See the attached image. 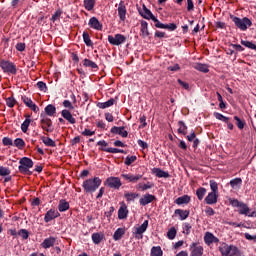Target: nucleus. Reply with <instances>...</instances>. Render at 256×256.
<instances>
[{
	"instance_id": "62",
	"label": "nucleus",
	"mask_w": 256,
	"mask_h": 256,
	"mask_svg": "<svg viewBox=\"0 0 256 256\" xmlns=\"http://www.w3.org/2000/svg\"><path fill=\"white\" fill-rule=\"evenodd\" d=\"M186 139L191 143L192 141L197 139V134L195 133V131H192L190 135L186 136Z\"/></svg>"
},
{
	"instance_id": "43",
	"label": "nucleus",
	"mask_w": 256,
	"mask_h": 256,
	"mask_svg": "<svg viewBox=\"0 0 256 256\" xmlns=\"http://www.w3.org/2000/svg\"><path fill=\"white\" fill-rule=\"evenodd\" d=\"M209 183H210L211 193H219V184H217V181L210 180Z\"/></svg>"
},
{
	"instance_id": "7",
	"label": "nucleus",
	"mask_w": 256,
	"mask_h": 256,
	"mask_svg": "<svg viewBox=\"0 0 256 256\" xmlns=\"http://www.w3.org/2000/svg\"><path fill=\"white\" fill-rule=\"evenodd\" d=\"M40 125L41 129H43V131H46V133H53V121L51 120V118L47 117V115L43 113L40 115Z\"/></svg>"
},
{
	"instance_id": "28",
	"label": "nucleus",
	"mask_w": 256,
	"mask_h": 256,
	"mask_svg": "<svg viewBox=\"0 0 256 256\" xmlns=\"http://www.w3.org/2000/svg\"><path fill=\"white\" fill-rule=\"evenodd\" d=\"M26 119L25 121L21 124V131L23 133H27L29 131V125H31V116L30 115H25Z\"/></svg>"
},
{
	"instance_id": "56",
	"label": "nucleus",
	"mask_w": 256,
	"mask_h": 256,
	"mask_svg": "<svg viewBox=\"0 0 256 256\" xmlns=\"http://www.w3.org/2000/svg\"><path fill=\"white\" fill-rule=\"evenodd\" d=\"M141 125L139 126L140 129H145L147 127V117L145 115L141 116L139 119Z\"/></svg>"
},
{
	"instance_id": "2",
	"label": "nucleus",
	"mask_w": 256,
	"mask_h": 256,
	"mask_svg": "<svg viewBox=\"0 0 256 256\" xmlns=\"http://www.w3.org/2000/svg\"><path fill=\"white\" fill-rule=\"evenodd\" d=\"M33 165H35V163L31 158L22 157L19 160V166H18L19 173H21V175H33V172L29 170V169H33Z\"/></svg>"
},
{
	"instance_id": "33",
	"label": "nucleus",
	"mask_w": 256,
	"mask_h": 256,
	"mask_svg": "<svg viewBox=\"0 0 256 256\" xmlns=\"http://www.w3.org/2000/svg\"><path fill=\"white\" fill-rule=\"evenodd\" d=\"M178 133L180 135H187V125L185 124V122H183V120L178 121Z\"/></svg>"
},
{
	"instance_id": "57",
	"label": "nucleus",
	"mask_w": 256,
	"mask_h": 256,
	"mask_svg": "<svg viewBox=\"0 0 256 256\" xmlns=\"http://www.w3.org/2000/svg\"><path fill=\"white\" fill-rule=\"evenodd\" d=\"M22 101L26 107H30L34 103L33 100L27 96H22Z\"/></svg>"
},
{
	"instance_id": "13",
	"label": "nucleus",
	"mask_w": 256,
	"mask_h": 256,
	"mask_svg": "<svg viewBox=\"0 0 256 256\" xmlns=\"http://www.w3.org/2000/svg\"><path fill=\"white\" fill-rule=\"evenodd\" d=\"M217 199H219V193L210 192L205 197V203H206V205H215L217 203Z\"/></svg>"
},
{
	"instance_id": "38",
	"label": "nucleus",
	"mask_w": 256,
	"mask_h": 256,
	"mask_svg": "<svg viewBox=\"0 0 256 256\" xmlns=\"http://www.w3.org/2000/svg\"><path fill=\"white\" fill-rule=\"evenodd\" d=\"M14 147H17V149L20 150L25 149V140H23V138H16L14 140Z\"/></svg>"
},
{
	"instance_id": "1",
	"label": "nucleus",
	"mask_w": 256,
	"mask_h": 256,
	"mask_svg": "<svg viewBox=\"0 0 256 256\" xmlns=\"http://www.w3.org/2000/svg\"><path fill=\"white\" fill-rule=\"evenodd\" d=\"M101 183L103 180L99 177L89 178L82 183V188L85 193H95L101 187Z\"/></svg>"
},
{
	"instance_id": "41",
	"label": "nucleus",
	"mask_w": 256,
	"mask_h": 256,
	"mask_svg": "<svg viewBox=\"0 0 256 256\" xmlns=\"http://www.w3.org/2000/svg\"><path fill=\"white\" fill-rule=\"evenodd\" d=\"M151 256H163V250L161 246H153L151 248Z\"/></svg>"
},
{
	"instance_id": "60",
	"label": "nucleus",
	"mask_w": 256,
	"mask_h": 256,
	"mask_svg": "<svg viewBox=\"0 0 256 256\" xmlns=\"http://www.w3.org/2000/svg\"><path fill=\"white\" fill-rule=\"evenodd\" d=\"M82 135L84 137H93V135H95V131H91L89 129H84V131L82 132Z\"/></svg>"
},
{
	"instance_id": "4",
	"label": "nucleus",
	"mask_w": 256,
	"mask_h": 256,
	"mask_svg": "<svg viewBox=\"0 0 256 256\" xmlns=\"http://www.w3.org/2000/svg\"><path fill=\"white\" fill-rule=\"evenodd\" d=\"M228 201L232 207L238 208L237 211L239 215H245L246 217L249 215L251 208H249V206L245 204V202L238 201L235 198H229Z\"/></svg>"
},
{
	"instance_id": "42",
	"label": "nucleus",
	"mask_w": 256,
	"mask_h": 256,
	"mask_svg": "<svg viewBox=\"0 0 256 256\" xmlns=\"http://www.w3.org/2000/svg\"><path fill=\"white\" fill-rule=\"evenodd\" d=\"M167 237L170 241H173V239L177 237V229H175V227H171L167 232Z\"/></svg>"
},
{
	"instance_id": "34",
	"label": "nucleus",
	"mask_w": 256,
	"mask_h": 256,
	"mask_svg": "<svg viewBox=\"0 0 256 256\" xmlns=\"http://www.w3.org/2000/svg\"><path fill=\"white\" fill-rule=\"evenodd\" d=\"M195 69L201 73H209V66L207 64L197 63Z\"/></svg>"
},
{
	"instance_id": "37",
	"label": "nucleus",
	"mask_w": 256,
	"mask_h": 256,
	"mask_svg": "<svg viewBox=\"0 0 256 256\" xmlns=\"http://www.w3.org/2000/svg\"><path fill=\"white\" fill-rule=\"evenodd\" d=\"M83 65H84V67H90L91 69H99V66L97 65V63H95L92 60H89L87 58H85L83 60Z\"/></svg>"
},
{
	"instance_id": "51",
	"label": "nucleus",
	"mask_w": 256,
	"mask_h": 256,
	"mask_svg": "<svg viewBox=\"0 0 256 256\" xmlns=\"http://www.w3.org/2000/svg\"><path fill=\"white\" fill-rule=\"evenodd\" d=\"M84 7L87 11H93L95 7V2L94 1H84Z\"/></svg>"
},
{
	"instance_id": "8",
	"label": "nucleus",
	"mask_w": 256,
	"mask_h": 256,
	"mask_svg": "<svg viewBox=\"0 0 256 256\" xmlns=\"http://www.w3.org/2000/svg\"><path fill=\"white\" fill-rule=\"evenodd\" d=\"M104 185L110 189L119 190L121 189V185H123V183H121V178L111 176L106 179Z\"/></svg>"
},
{
	"instance_id": "32",
	"label": "nucleus",
	"mask_w": 256,
	"mask_h": 256,
	"mask_svg": "<svg viewBox=\"0 0 256 256\" xmlns=\"http://www.w3.org/2000/svg\"><path fill=\"white\" fill-rule=\"evenodd\" d=\"M125 235V229L124 228H118L114 234L113 239L114 241H121V238Z\"/></svg>"
},
{
	"instance_id": "54",
	"label": "nucleus",
	"mask_w": 256,
	"mask_h": 256,
	"mask_svg": "<svg viewBox=\"0 0 256 256\" xmlns=\"http://www.w3.org/2000/svg\"><path fill=\"white\" fill-rule=\"evenodd\" d=\"M18 235L24 240L29 239V231H27V229H20Z\"/></svg>"
},
{
	"instance_id": "44",
	"label": "nucleus",
	"mask_w": 256,
	"mask_h": 256,
	"mask_svg": "<svg viewBox=\"0 0 256 256\" xmlns=\"http://www.w3.org/2000/svg\"><path fill=\"white\" fill-rule=\"evenodd\" d=\"M215 119H218V121H223V123L227 121H231V118L224 116L223 114L219 112H214Z\"/></svg>"
},
{
	"instance_id": "15",
	"label": "nucleus",
	"mask_w": 256,
	"mask_h": 256,
	"mask_svg": "<svg viewBox=\"0 0 256 256\" xmlns=\"http://www.w3.org/2000/svg\"><path fill=\"white\" fill-rule=\"evenodd\" d=\"M88 25L89 27H91V29H95L96 31H103V24L99 22V19H97V17L90 18Z\"/></svg>"
},
{
	"instance_id": "23",
	"label": "nucleus",
	"mask_w": 256,
	"mask_h": 256,
	"mask_svg": "<svg viewBox=\"0 0 256 256\" xmlns=\"http://www.w3.org/2000/svg\"><path fill=\"white\" fill-rule=\"evenodd\" d=\"M103 239H105V234L101 233V232H96L92 234V241L94 243V245H99V243H101V241H103Z\"/></svg>"
},
{
	"instance_id": "36",
	"label": "nucleus",
	"mask_w": 256,
	"mask_h": 256,
	"mask_svg": "<svg viewBox=\"0 0 256 256\" xmlns=\"http://www.w3.org/2000/svg\"><path fill=\"white\" fill-rule=\"evenodd\" d=\"M82 37H83V41L87 47H93V41H91L89 32H83Z\"/></svg>"
},
{
	"instance_id": "19",
	"label": "nucleus",
	"mask_w": 256,
	"mask_h": 256,
	"mask_svg": "<svg viewBox=\"0 0 256 256\" xmlns=\"http://www.w3.org/2000/svg\"><path fill=\"white\" fill-rule=\"evenodd\" d=\"M204 242L206 245H211L212 243H219V238L213 235L211 232H206L204 235Z\"/></svg>"
},
{
	"instance_id": "10",
	"label": "nucleus",
	"mask_w": 256,
	"mask_h": 256,
	"mask_svg": "<svg viewBox=\"0 0 256 256\" xmlns=\"http://www.w3.org/2000/svg\"><path fill=\"white\" fill-rule=\"evenodd\" d=\"M147 227H149V220H145L140 226L134 227L132 232L135 235V239H143V233L147 231Z\"/></svg>"
},
{
	"instance_id": "18",
	"label": "nucleus",
	"mask_w": 256,
	"mask_h": 256,
	"mask_svg": "<svg viewBox=\"0 0 256 256\" xmlns=\"http://www.w3.org/2000/svg\"><path fill=\"white\" fill-rule=\"evenodd\" d=\"M61 116L63 117V119L68 121V123H70L71 125H75V123H77V120H75V118L73 117V114H71V112L67 109H64L61 111Z\"/></svg>"
},
{
	"instance_id": "63",
	"label": "nucleus",
	"mask_w": 256,
	"mask_h": 256,
	"mask_svg": "<svg viewBox=\"0 0 256 256\" xmlns=\"http://www.w3.org/2000/svg\"><path fill=\"white\" fill-rule=\"evenodd\" d=\"M205 213H206V215H208V217H213V215H215V210H213V208L207 206L205 209Z\"/></svg>"
},
{
	"instance_id": "29",
	"label": "nucleus",
	"mask_w": 256,
	"mask_h": 256,
	"mask_svg": "<svg viewBox=\"0 0 256 256\" xmlns=\"http://www.w3.org/2000/svg\"><path fill=\"white\" fill-rule=\"evenodd\" d=\"M138 197H139V194L135 192H126L124 194V199H126L127 203H131L135 201L136 199H138Z\"/></svg>"
},
{
	"instance_id": "35",
	"label": "nucleus",
	"mask_w": 256,
	"mask_h": 256,
	"mask_svg": "<svg viewBox=\"0 0 256 256\" xmlns=\"http://www.w3.org/2000/svg\"><path fill=\"white\" fill-rule=\"evenodd\" d=\"M206 194H207L206 188L200 187L196 190V196L199 201H203V198L205 197Z\"/></svg>"
},
{
	"instance_id": "58",
	"label": "nucleus",
	"mask_w": 256,
	"mask_h": 256,
	"mask_svg": "<svg viewBox=\"0 0 256 256\" xmlns=\"http://www.w3.org/2000/svg\"><path fill=\"white\" fill-rule=\"evenodd\" d=\"M183 233H185L186 235H189L191 233V224L187 222L183 224Z\"/></svg>"
},
{
	"instance_id": "17",
	"label": "nucleus",
	"mask_w": 256,
	"mask_h": 256,
	"mask_svg": "<svg viewBox=\"0 0 256 256\" xmlns=\"http://www.w3.org/2000/svg\"><path fill=\"white\" fill-rule=\"evenodd\" d=\"M56 241H57V238L50 236L43 240V242L41 243V247L43 249H51V247L55 246Z\"/></svg>"
},
{
	"instance_id": "64",
	"label": "nucleus",
	"mask_w": 256,
	"mask_h": 256,
	"mask_svg": "<svg viewBox=\"0 0 256 256\" xmlns=\"http://www.w3.org/2000/svg\"><path fill=\"white\" fill-rule=\"evenodd\" d=\"M25 47H26V45H25V43H23V42H19V43L16 44V49H17L18 51H20V52L25 51Z\"/></svg>"
},
{
	"instance_id": "31",
	"label": "nucleus",
	"mask_w": 256,
	"mask_h": 256,
	"mask_svg": "<svg viewBox=\"0 0 256 256\" xmlns=\"http://www.w3.org/2000/svg\"><path fill=\"white\" fill-rule=\"evenodd\" d=\"M140 15L141 17H143V19H148V20L152 19V17L154 16L151 10L147 9L145 5H143V10L140 11Z\"/></svg>"
},
{
	"instance_id": "53",
	"label": "nucleus",
	"mask_w": 256,
	"mask_h": 256,
	"mask_svg": "<svg viewBox=\"0 0 256 256\" xmlns=\"http://www.w3.org/2000/svg\"><path fill=\"white\" fill-rule=\"evenodd\" d=\"M37 87L39 89V91H43L44 93H47V84L43 81H39L37 82Z\"/></svg>"
},
{
	"instance_id": "20",
	"label": "nucleus",
	"mask_w": 256,
	"mask_h": 256,
	"mask_svg": "<svg viewBox=\"0 0 256 256\" xmlns=\"http://www.w3.org/2000/svg\"><path fill=\"white\" fill-rule=\"evenodd\" d=\"M140 33H141V37H143V38L149 37V35H150L149 24L145 20L141 21Z\"/></svg>"
},
{
	"instance_id": "6",
	"label": "nucleus",
	"mask_w": 256,
	"mask_h": 256,
	"mask_svg": "<svg viewBox=\"0 0 256 256\" xmlns=\"http://www.w3.org/2000/svg\"><path fill=\"white\" fill-rule=\"evenodd\" d=\"M0 67L3 73H8V75H17V66L9 60H1Z\"/></svg>"
},
{
	"instance_id": "47",
	"label": "nucleus",
	"mask_w": 256,
	"mask_h": 256,
	"mask_svg": "<svg viewBox=\"0 0 256 256\" xmlns=\"http://www.w3.org/2000/svg\"><path fill=\"white\" fill-rule=\"evenodd\" d=\"M61 15H63V10L62 9L56 10L51 17V21H53V23H55V21H59V18L61 17Z\"/></svg>"
},
{
	"instance_id": "27",
	"label": "nucleus",
	"mask_w": 256,
	"mask_h": 256,
	"mask_svg": "<svg viewBox=\"0 0 256 256\" xmlns=\"http://www.w3.org/2000/svg\"><path fill=\"white\" fill-rule=\"evenodd\" d=\"M113 105H115V99L110 98L108 101L106 102H99L97 104V107H99V109H107L109 107H113Z\"/></svg>"
},
{
	"instance_id": "11",
	"label": "nucleus",
	"mask_w": 256,
	"mask_h": 256,
	"mask_svg": "<svg viewBox=\"0 0 256 256\" xmlns=\"http://www.w3.org/2000/svg\"><path fill=\"white\" fill-rule=\"evenodd\" d=\"M58 217H61V214L59 213V211L55 209H50L45 213L44 221L46 223H51V221L57 219Z\"/></svg>"
},
{
	"instance_id": "40",
	"label": "nucleus",
	"mask_w": 256,
	"mask_h": 256,
	"mask_svg": "<svg viewBox=\"0 0 256 256\" xmlns=\"http://www.w3.org/2000/svg\"><path fill=\"white\" fill-rule=\"evenodd\" d=\"M243 185V180L241 178H234L230 181V187L236 189V187H241Z\"/></svg>"
},
{
	"instance_id": "48",
	"label": "nucleus",
	"mask_w": 256,
	"mask_h": 256,
	"mask_svg": "<svg viewBox=\"0 0 256 256\" xmlns=\"http://www.w3.org/2000/svg\"><path fill=\"white\" fill-rule=\"evenodd\" d=\"M11 175V170L7 167L0 166V177H7Z\"/></svg>"
},
{
	"instance_id": "52",
	"label": "nucleus",
	"mask_w": 256,
	"mask_h": 256,
	"mask_svg": "<svg viewBox=\"0 0 256 256\" xmlns=\"http://www.w3.org/2000/svg\"><path fill=\"white\" fill-rule=\"evenodd\" d=\"M2 145H4V147H12L13 145V139L9 138V137H4L2 139Z\"/></svg>"
},
{
	"instance_id": "26",
	"label": "nucleus",
	"mask_w": 256,
	"mask_h": 256,
	"mask_svg": "<svg viewBox=\"0 0 256 256\" xmlns=\"http://www.w3.org/2000/svg\"><path fill=\"white\" fill-rule=\"evenodd\" d=\"M191 202V197L189 195H184L181 197H178L174 203H176V205H187V203Z\"/></svg>"
},
{
	"instance_id": "50",
	"label": "nucleus",
	"mask_w": 256,
	"mask_h": 256,
	"mask_svg": "<svg viewBox=\"0 0 256 256\" xmlns=\"http://www.w3.org/2000/svg\"><path fill=\"white\" fill-rule=\"evenodd\" d=\"M15 103H17V100H15L13 96L6 98V105L7 107H10V109L15 107Z\"/></svg>"
},
{
	"instance_id": "39",
	"label": "nucleus",
	"mask_w": 256,
	"mask_h": 256,
	"mask_svg": "<svg viewBox=\"0 0 256 256\" xmlns=\"http://www.w3.org/2000/svg\"><path fill=\"white\" fill-rule=\"evenodd\" d=\"M154 187H155V184L151 182H147L146 184H142V183L138 184V189H140V191H147L148 189H153Z\"/></svg>"
},
{
	"instance_id": "12",
	"label": "nucleus",
	"mask_w": 256,
	"mask_h": 256,
	"mask_svg": "<svg viewBox=\"0 0 256 256\" xmlns=\"http://www.w3.org/2000/svg\"><path fill=\"white\" fill-rule=\"evenodd\" d=\"M157 197H155V195L153 194H144L140 200H139V204L142 207H145L147 205H149V203H153V201H156Z\"/></svg>"
},
{
	"instance_id": "5",
	"label": "nucleus",
	"mask_w": 256,
	"mask_h": 256,
	"mask_svg": "<svg viewBox=\"0 0 256 256\" xmlns=\"http://www.w3.org/2000/svg\"><path fill=\"white\" fill-rule=\"evenodd\" d=\"M231 19L234 25H236V27L240 29V31H247V28L253 25V22H251V19L247 17H244L241 19L237 16H231Z\"/></svg>"
},
{
	"instance_id": "46",
	"label": "nucleus",
	"mask_w": 256,
	"mask_h": 256,
	"mask_svg": "<svg viewBox=\"0 0 256 256\" xmlns=\"http://www.w3.org/2000/svg\"><path fill=\"white\" fill-rule=\"evenodd\" d=\"M234 121H236V126L238 129L242 130L245 129V121L241 120L238 116H234Z\"/></svg>"
},
{
	"instance_id": "61",
	"label": "nucleus",
	"mask_w": 256,
	"mask_h": 256,
	"mask_svg": "<svg viewBox=\"0 0 256 256\" xmlns=\"http://www.w3.org/2000/svg\"><path fill=\"white\" fill-rule=\"evenodd\" d=\"M168 31H175L177 29V24L175 23H170V24H165V28Z\"/></svg>"
},
{
	"instance_id": "24",
	"label": "nucleus",
	"mask_w": 256,
	"mask_h": 256,
	"mask_svg": "<svg viewBox=\"0 0 256 256\" xmlns=\"http://www.w3.org/2000/svg\"><path fill=\"white\" fill-rule=\"evenodd\" d=\"M152 173H154V175H156V177H159V179H167L169 178V172H165L163 170H161V168H154L152 170Z\"/></svg>"
},
{
	"instance_id": "22",
	"label": "nucleus",
	"mask_w": 256,
	"mask_h": 256,
	"mask_svg": "<svg viewBox=\"0 0 256 256\" xmlns=\"http://www.w3.org/2000/svg\"><path fill=\"white\" fill-rule=\"evenodd\" d=\"M127 215H129V210L127 209V205L123 203L118 210V219H127Z\"/></svg>"
},
{
	"instance_id": "45",
	"label": "nucleus",
	"mask_w": 256,
	"mask_h": 256,
	"mask_svg": "<svg viewBox=\"0 0 256 256\" xmlns=\"http://www.w3.org/2000/svg\"><path fill=\"white\" fill-rule=\"evenodd\" d=\"M241 45L244 47H247L248 49H252L253 51H256V44H253L251 41L247 40H241Z\"/></svg>"
},
{
	"instance_id": "30",
	"label": "nucleus",
	"mask_w": 256,
	"mask_h": 256,
	"mask_svg": "<svg viewBox=\"0 0 256 256\" xmlns=\"http://www.w3.org/2000/svg\"><path fill=\"white\" fill-rule=\"evenodd\" d=\"M44 111L48 117H53L57 113V108L53 104H49L44 108Z\"/></svg>"
},
{
	"instance_id": "25",
	"label": "nucleus",
	"mask_w": 256,
	"mask_h": 256,
	"mask_svg": "<svg viewBox=\"0 0 256 256\" xmlns=\"http://www.w3.org/2000/svg\"><path fill=\"white\" fill-rule=\"evenodd\" d=\"M69 207V202L65 199H61L58 204V211H60V213H65V211H69Z\"/></svg>"
},
{
	"instance_id": "16",
	"label": "nucleus",
	"mask_w": 256,
	"mask_h": 256,
	"mask_svg": "<svg viewBox=\"0 0 256 256\" xmlns=\"http://www.w3.org/2000/svg\"><path fill=\"white\" fill-rule=\"evenodd\" d=\"M143 175H133L131 173L129 174H121V178L124 179L125 181H128V183H137L139 179H142Z\"/></svg>"
},
{
	"instance_id": "9",
	"label": "nucleus",
	"mask_w": 256,
	"mask_h": 256,
	"mask_svg": "<svg viewBox=\"0 0 256 256\" xmlns=\"http://www.w3.org/2000/svg\"><path fill=\"white\" fill-rule=\"evenodd\" d=\"M125 41H127V37H125V35L123 34H115V36L108 35V42L110 43V45L119 47V45H123Z\"/></svg>"
},
{
	"instance_id": "21",
	"label": "nucleus",
	"mask_w": 256,
	"mask_h": 256,
	"mask_svg": "<svg viewBox=\"0 0 256 256\" xmlns=\"http://www.w3.org/2000/svg\"><path fill=\"white\" fill-rule=\"evenodd\" d=\"M190 211L189 210H183V209H176L174 211V215H178L180 221H185V219H187L190 215Z\"/></svg>"
},
{
	"instance_id": "3",
	"label": "nucleus",
	"mask_w": 256,
	"mask_h": 256,
	"mask_svg": "<svg viewBox=\"0 0 256 256\" xmlns=\"http://www.w3.org/2000/svg\"><path fill=\"white\" fill-rule=\"evenodd\" d=\"M219 251L222 256H241V250L237 246L225 242L220 244Z\"/></svg>"
},
{
	"instance_id": "59",
	"label": "nucleus",
	"mask_w": 256,
	"mask_h": 256,
	"mask_svg": "<svg viewBox=\"0 0 256 256\" xmlns=\"http://www.w3.org/2000/svg\"><path fill=\"white\" fill-rule=\"evenodd\" d=\"M100 151H105L106 153H119V148H100Z\"/></svg>"
},
{
	"instance_id": "49",
	"label": "nucleus",
	"mask_w": 256,
	"mask_h": 256,
	"mask_svg": "<svg viewBox=\"0 0 256 256\" xmlns=\"http://www.w3.org/2000/svg\"><path fill=\"white\" fill-rule=\"evenodd\" d=\"M137 161V156H127L124 164L129 167V165H133Z\"/></svg>"
},
{
	"instance_id": "14",
	"label": "nucleus",
	"mask_w": 256,
	"mask_h": 256,
	"mask_svg": "<svg viewBox=\"0 0 256 256\" xmlns=\"http://www.w3.org/2000/svg\"><path fill=\"white\" fill-rule=\"evenodd\" d=\"M118 16L120 21H125L127 19V7L123 1L118 5Z\"/></svg>"
},
{
	"instance_id": "55",
	"label": "nucleus",
	"mask_w": 256,
	"mask_h": 256,
	"mask_svg": "<svg viewBox=\"0 0 256 256\" xmlns=\"http://www.w3.org/2000/svg\"><path fill=\"white\" fill-rule=\"evenodd\" d=\"M44 145H46V147H57V144L55 143V141H53V139L47 137L46 141H44Z\"/></svg>"
}]
</instances>
